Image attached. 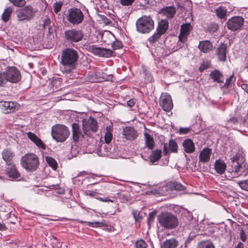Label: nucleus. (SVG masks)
I'll list each match as a JSON object with an SVG mask.
<instances>
[{
	"label": "nucleus",
	"instance_id": "obj_48",
	"mask_svg": "<svg viewBox=\"0 0 248 248\" xmlns=\"http://www.w3.org/2000/svg\"><path fill=\"white\" fill-rule=\"evenodd\" d=\"M136 248H146L148 245L145 241L142 239L137 240L135 243Z\"/></svg>",
	"mask_w": 248,
	"mask_h": 248
},
{
	"label": "nucleus",
	"instance_id": "obj_22",
	"mask_svg": "<svg viewBox=\"0 0 248 248\" xmlns=\"http://www.w3.org/2000/svg\"><path fill=\"white\" fill-rule=\"evenodd\" d=\"M192 29V27L191 26L190 23H185L183 24L181 26L180 32L179 35L180 38L182 40L187 39L188 36L190 34V32L191 30Z\"/></svg>",
	"mask_w": 248,
	"mask_h": 248
},
{
	"label": "nucleus",
	"instance_id": "obj_26",
	"mask_svg": "<svg viewBox=\"0 0 248 248\" xmlns=\"http://www.w3.org/2000/svg\"><path fill=\"white\" fill-rule=\"evenodd\" d=\"M198 48L201 51L207 53L212 50L213 45L209 40L202 41L199 43Z\"/></svg>",
	"mask_w": 248,
	"mask_h": 248
},
{
	"label": "nucleus",
	"instance_id": "obj_7",
	"mask_svg": "<svg viewBox=\"0 0 248 248\" xmlns=\"http://www.w3.org/2000/svg\"><path fill=\"white\" fill-rule=\"evenodd\" d=\"M21 164L26 170L33 171H35L38 167L39 161L35 154H28L22 157Z\"/></svg>",
	"mask_w": 248,
	"mask_h": 248
},
{
	"label": "nucleus",
	"instance_id": "obj_53",
	"mask_svg": "<svg viewBox=\"0 0 248 248\" xmlns=\"http://www.w3.org/2000/svg\"><path fill=\"white\" fill-rule=\"evenodd\" d=\"M123 44L122 42L119 41H114L112 44V47L113 49H118L122 48Z\"/></svg>",
	"mask_w": 248,
	"mask_h": 248
},
{
	"label": "nucleus",
	"instance_id": "obj_27",
	"mask_svg": "<svg viewBox=\"0 0 248 248\" xmlns=\"http://www.w3.org/2000/svg\"><path fill=\"white\" fill-rule=\"evenodd\" d=\"M212 154V149L209 148H203L199 155L200 162L206 163L209 161Z\"/></svg>",
	"mask_w": 248,
	"mask_h": 248
},
{
	"label": "nucleus",
	"instance_id": "obj_57",
	"mask_svg": "<svg viewBox=\"0 0 248 248\" xmlns=\"http://www.w3.org/2000/svg\"><path fill=\"white\" fill-rule=\"evenodd\" d=\"M135 0H120V3L123 6H130Z\"/></svg>",
	"mask_w": 248,
	"mask_h": 248
},
{
	"label": "nucleus",
	"instance_id": "obj_38",
	"mask_svg": "<svg viewBox=\"0 0 248 248\" xmlns=\"http://www.w3.org/2000/svg\"><path fill=\"white\" fill-rule=\"evenodd\" d=\"M77 222L84 223H87L88 225L90 227H103L107 226V224L105 222H99V221H95V222H86L82 220H81L79 219H77L76 220Z\"/></svg>",
	"mask_w": 248,
	"mask_h": 248
},
{
	"label": "nucleus",
	"instance_id": "obj_12",
	"mask_svg": "<svg viewBox=\"0 0 248 248\" xmlns=\"http://www.w3.org/2000/svg\"><path fill=\"white\" fill-rule=\"evenodd\" d=\"M5 73L7 76V80L11 83H17L21 79L20 72L15 66L7 67Z\"/></svg>",
	"mask_w": 248,
	"mask_h": 248
},
{
	"label": "nucleus",
	"instance_id": "obj_21",
	"mask_svg": "<svg viewBox=\"0 0 248 248\" xmlns=\"http://www.w3.org/2000/svg\"><path fill=\"white\" fill-rule=\"evenodd\" d=\"M6 174L12 179H16L20 177V174L14 164L8 166L5 170Z\"/></svg>",
	"mask_w": 248,
	"mask_h": 248
},
{
	"label": "nucleus",
	"instance_id": "obj_61",
	"mask_svg": "<svg viewBox=\"0 0 248 248\" xmlns=\"http://www.w3.org/2000/svg\"><path fill=\"white\" fill-rule=\"evenodd\" d=\"M233 74H232L226 80V82L224 84V86L225 87H226L227 88L229 87V86L231 85L232 82V79L233 78Z\"/></svg>",
	"mask_w": 248,
	"mask_h": 248
},
{
	"label": "nucleus",
	"instance_id": "obj_33",
	"mask_svg": "<svg viewBox=\"0 0 248 248\" xmlns=\"http://www.w3.org/2000/svg\"><path fill=\"white\" fill-rule=\"evenodd\" d=\"M169 28V22L167 19H162L160 21L156 28V31L164 34Z\"/></svg>",
	"mask_w": 248,
	"mask_h": 248
},
{
	"label": "nucleus",
	"instance_id": "obj_30",
	"mask_svg": "<svg viewBox=\"0 0 248 248\" xmlns=\"http://www.w3.org/2000/svg\"><path fill=\"white\" fill-rule=\"evenodd\" d=\"M226 169V164L222 160L218 159L216 160L215 163V169L217 172L219 174H222L225 172Z\"/></svg>",
	"mask_w": 248,
	"mask_h": 248
},
{
	"label": "nucleus",
	"instance_id": "obj_55",
	"mask_svg": "<svg viewBox=\"0 0 248 248\" xmlns=\"http://www.w3.org/2000/svg\"><path fill=\"white\" fill-rule=\"evenodd\" d=\"M209 67V63L208 62H203L200 66L199 70L202 72Z\"/></svg>",
	"mask_w": 248,
	"mask_h": 248
},
{
	"label": "nucleus",
	"instance_id": "obj_1",
	"mask_svg": "<svg viewBox=\"0 0 248 248\" xmlns=\"http://www.w3.org/2000/svg\"><path fill=\"white\" fill-rule=\"evenodd\" d=\"M78 58L77 50L72 48H66L62 52L61 64L70 72L75 68V64Z\"/></svg>",
	"mask_w": 248,
	"mask_h": 248
},
{
	"label": "nucleus",
	"instance_id": "obj_63",
	"mask_svg": "<svg viewBox=\"0 0 248 248\" xmlns=\"http://www.w3.org/2000/svg\"><path fill=\"white\" fill-rule=\"evenodd\" d=\"M100 201L104 202H116V198H114L113 199H110L108 198L103 199L101 198H99Z\"/></svg>",
	"mask_w": 248,
	"mask_h": 248
},
{
	"label": "nucleus",
	"instance_id": "obj_51",
	"mask_svg": "<svg viewBox=\"0 0 248 248\" xmlns=\"http://www.w3.org/2000/svg\"><path fill=\"white\" fill-rule=\"evenodd\" d=\"M238 184L242 189L248 191V181L247 180L240 181Z\"/></svg>",
	"mask_w": 248,
	"mask_h": 248
},
{
	"label": "nucleus",
	"instance_id": "obj_60",
	"mask_svg": "<svg viewBox=\"0 0 248 248\" xmlns=\"http://www.w3.org/2000/svg\"><path fill=\"white\" fill-rule=\"evenodd\" d=\"M155 212H150L148 217V224L153 223L155 217Z\"/></svg>",
	"mask_w": 248,
	"mask_h": 248
},
{
	"label": "nucleus",
	"instance_id": "obj_50",
	"mask_svg": "<svg viewBox=\"0 0 248 248\" xmlns=\"http://www.w3.org/2000/svg\"><path fill=\"white\" fill-rule=\"evenodd\" d=\"M238 124V120L236 117H232L229 119L226 123L227 127H232L233 125Z\"/></svg>",
	"mask_w": 248,
	"mask_h": 248
},
{
	"label": "nucleus",
	"instance_id": "obj_8",
	"mask_svg": "<svg viewBox=\"0 0 248 248\" xmlns=\"http://www.w3.org/2000/svg\"><path fill=\"white\" fill-rule=\"evenodd\" d=\"M82 129L84 133L87 137H92L93 133L98 130V123L93 118L90 117L88 119H83Z\"/></svg>",
	"mask_w": 248,
	"mask_h": 248
},
{
	"label": "nucleus",
	"instance_id": "obj_9",
	"mask_svg": "<svg viewBox=\"0 0 248 248\" xmlns=\"http://www.w3.org/2000/svg\"><path fill=\"white\" fill-rule=\"evenodd\" d=\"M84 33L80 30L72 29L64 32L65 39L69 42L77 43L83 39Z\"/></svg>",
	"mask_w": 248,
	"mask_h": 248
},
{
	"label": "nucleus",
	"instance_id": "obj_20",
	"mask_svg": "<svg viewBox=\"0 0 248 248\" xmlns=\"http://www.w3.org/2000/svg\"><path fill=\"white\" fill-rule=\"evenodd\" d=\"M168 189L170 190H176L178 191H183L184 194H186V188L185 186L182 185L180 183L177 182H170L167 185Z\"/></svg>",
	"mask_w": 248,
	"mask_h": 248
},
{
	"label": "nucleus",
	"instance_id": "obj_59",
	"mask_svg": "<svg viewBox=\"0 0 248 248\" xmlns=\"http://www.w3.org/2000/svg\"><path fill=\"white\" fill-rule=\"evenodd\" d=\"M132 215L136 221H140L141 218V217L140 216V213L137 211H133Z\"/></svg>",
	"mask_w": 248,
	"mask_h": 248
},
{
	"label": "nucleus",
	"instance_id": "obj_58",
	"mask_svg": "<svg viewBox=\"0 0 248 248\" xmlns=\"http://www.w3.org/2000/svg\"><path fill=\"white\" fill-rule=\"evenodd\" d=\"M117 197L119 198V199L121 200L122 202H127L128 200V197L124 195V194L121 193H118L117 194Z\"/></svg>",
	"mask_w": 248,
	"mask_h": 248
},
{
	"label": "nucleus",
	"instance_id": "obj_37",
	"mask_svg": "<svg viewBox=\"0 0 248 248\" xmlns=\"http://www.w3.org/2000/svg\"><path fill=\"white\" fill-rule=\"evenodd\" d=\"M142 74L143 75L145 83L153 82L154 81V78L152 75L145 66H142Z\"/></svg>",
	"mask_w": 248,
	"mask_h": 248
},
{
	"label": "nucleus",
	"instance_id": "obj_5",
	"mask_svg": "<svg viewBox=\"0 0 248 248\" xmlns=\"http://www.w3.org/2000/svg\"><path fill=\"white\" fill-rule=\"evenodd\" d=\"M136 25L138 32L149 33L154 29V21L150 16H143L137 20Z\"/></svg>",
	"mask_w": 248,
	"mask_h": 248
},
{
	"label": "nucleus",
	"instance_id": "obj_42",
	"mask_svg": "<svg viewBox=\"0 0 248 248\" xmlns=\"http://www.w3.org/2000/svg\"><path fill=\"white\" fill-rule=\"evenodd\" d=\"M48 238L49 239L53 248H61L62 245L56 237L54 236L53 235H50L48 236Z\"/></svg>",
	"mask_w": 248,
	"mask_h": 248
},
{
	"label": "nucleus",
	"instance_id": "obj_24",
	"mask_svg": "<svg viewBox=\"0 0 248 248\" xmlns=\"http://www.w3.org/2000/svg\"><path fill=\"white\" fill-rule=\"evenodd\" d=\"M182 146L184 151L187 154H191L195 151V144L192 140L190 139L184 140Z\"/></svg>",
	"mask_w": 248,
	"mask_h": 248
},
{
	"label": "nucleus",
	"instance_id": "obj_4",
	"mask_svg": "<svg viewBox=\"0 0 248 248\" xmlns=\"http://www.w3.org/2000/svg\"><path fill=\"white\" fill-rule=\"evenodd\" d=\"M65 15L67 21L73 26L80 24L84 19L82 11L80 9L76 7L68 9Z\"/></svg>",
	"mask_w": 248,
	"mask_h": 248
},
{
	"label": "nucleus",
	"instance_id": "obj_43",
	"mask_svg": "<svg viewBox=\"0 0 248 248\" xmlns=\"http://www.w3.org/2000/svg\"><path fill=\"white\" fill-rule=\"evenodd\" d=\"M63 5V2L60 0L56 1L53 5L54 12L57 14L61 10Z\"/></svg>",
	"mask_w": 248,
	"mask_h": 248
},
{
	"label": "nucleus",
	"instance_id": "obj_40",
	"mask_svg": "<svg viewBox=\"0 0 248 248\" xmlns=\"http://www.w3.org/2000/svg\"><path fill=\"white\" fill-rule=\"evenodd\" d=\"M162 35L163 34L156 31L148 39V41L150 45H155L159 41Z\"/></svg>",
	"mask_w": 248,
	"mask_h": 248
},
{
	"label": "nucleus",
	"instance_id": "obj_34",
	"mask_svg": "<svg viewBox=\"0 0 248 248\" xmlns=\"http://www.w3.org/2000/svg\"><path fill=\"white\" fill-rule=\"evenodd\" d=\"M162 151L160 149H156L152 151V154L149 156L150 163L154 164L157 162L161 158Z\"/></svg>",
	"mask_w": 248,
	"mask_h": 248
},
{
	"label": "nucleus",
	"instance_id": "obj_3",
	"mask_svg": "<svg viewBox=\"0 0 248 248\" xmlns=\"http://www.w3.org/2000/svg\"><path fill=\"white\" fill-rule=\"evenodd\" d=\"M38 12V9L31 5H24L16 10L17 20L19 22L30 21L34 18Z\"/></svg>",
	"mask_w": 248,
	"mask_h": 248
},
{
	"label": "nucleus",
	"instance_id": "obj_2",
	"mask_svg": "<svg viewBox=\"0 0 248 248\" xmlns=\"http://www.w3.org/2000/svg\"><path fill=\"white\" fill-rule=\"evenodd\" d=\"M160 226L166 229H173L178 225L177 217L169 212L161 213L157 216Z\"/></svg>",
	"mask_w": 248,
	"mask_h": 248
},
{
	"label": "nucleus",
	"instance_id": "obj_29",
	"mask_svg": "<svg viewBox=\"0 0 248 248\" xmlns=\"http://www.w3.org/2000/svg\"><path fill=\"white\" fill-rule=\"evenodd\" d=\"M100 150L101 152H104V155L111 156L114 152L115 147L114 146L110 145L109 143H105L101 145Z\"/></svg>",
	"mask_w": 248,
	"mask_h": 248
},
{
	"label": "nucleus",
	"instance_id": "obj_15",
	"mask_svg": "<svg viewBox=\"0 0 248 248\" xmlns=\"http://www.w3.org/2000/svg\"><path fill=\"white\" fill-rule=\"evenodd\" d=\"M0 107L2 112L7 114L14 112L18 110L20 105L16 102L1 101Z\"/></svg>",
	"mask_w": 248,
	"mask_h": 248
},
{
	"label": "nucleus",
	"instance_id": "obj_46",
	"mask_svg": "<svg viewBox=\"0 0 248 248\" xmlns=\"http://www.w3.org/2000/svg\"><path fill=\"white\" fill-rule=\"evenodd\" d=\"M14 6L18 7H22L26 4L25 0H9Z\"/></svg>",
	"mask_w": 248,
	"mask_h": 248
},
{
	"label": "nucleus",
	"instance_id": "obj_41",
	"mask_svg": "<svg viewBox=\"0 0 248 248\" xmlns=\"http://www.w3.org/2000/svg\"><path fill=\"white\" fill-rule=\"evenodd\" d=\"M46 160L48 165L54 170H56L58 166L57 161L52 157L46 156Z\"/></svg>",
	"mask_w": 248,
	"mask_h": 248
},
{
	"label": "nucleus",
	"instance_id": "obj_17",
	"mask_svg": "<svg viewBox=\"0 0 248 248\" xmlns=\"http://www.w3.org/2000/svg\"><path fill=\"white\" fill-rule=\"evenodd\" d=\"M123 135L128 140L132 141L138 136V133L133 127L126 126L123 129Z\"/></svg>",
	"mask_w": 248,
	"mask_h": 248
},
{
	"label": "nucleus",
	"instance_id": "obj_13",
	"mask_svg": "<svg viewBox=\"0 0 248 248\" xmlns=\"http://www.w3.org/2000/svg\"><path fill=\"white\" fill-rule=\"evenodd\" d=\"M244 22V18L242 16H236L229 19L226 23L228 29L232 31L240 30Z\"/></svg>",
	"mask_w": 248,
	"mask_h": 248
},
{
	"label": "nucleus",
	"instance_id": "obj_18",
	"mask_svg": "<svg viewBox=\"0 0 248 248\" xmlns=\"http://www.w3.org/2000/svg\"><path fill=\"white\" fill-rule=\"evenodd\" d=\"M163 147V152L165 155H167L169 154V151L173 153H177L178 152V145L174 140H170L169 144L167 143H164Z\"/></svg>",
	"mask_w": 248,
	"mask_h": 248
},
{
	"label": "nucleus",
	"instance_id": "obj_52",
	"mask_svg": "<svg viewBox=\"0 0 248 248\" xmlns=\"http://www.w3.org/2000/svg\"><path fill=\"white\" fill-rule=\"evenodd\" d=\"M218 29V26L215 23H211L208 26L209 31L211 32H216Z\"/></svg>",
	"mask_w": 248,
	"mask_h": 248
},
{
	"label": "nucleus",
	"instance_id": "obj_28",
	"mask_svg": "<svg viewBox=\"0 0 248 248\" xmlns=\"http://www.w3.org/2000/svg\"><path fill=\"white\" fill-rule=\"evenodd\" d=\"M2 159L5 161L7 165L9 166L12 164V161L15 156L14 152L9 149H4L2 153Z\"/></svg>",
	"mask_w": 248,
	"mask_h": 248
},
{
	"label": "nucleus",
	"instance_id": "obj_25",
	"mask_svg": "<svg viewBox=\"0 0 248 248\" xmlns=\"http://www.w3.org/2000/svg\"><path fill=\"white\" fill-rule=\"evenodd\" d=\"M176 12V8L173 6L172 5H169L168 6L163 7L160 10V13L169 18H173Z\"/></svg>",
	"mask_w": 248,
	"mask_h": 248
},
{
	"label": "nucleus",
	"instance_id": "obj_11",
	"mask_svg": "<svg viewBox=\"0 0 248 248\" xmlns=\"http://www.w3.org/2000/svg\"><path fill=\"white\" fill-rule=\"evenodd\" d=\"M89 51L95 56L100 57L109 58L113 55V51L110 49L96 45H92L89 46Z\"/></svg>",
	"mask_w": 248,
	"mask_h": 248
},
{
	"label": "nucleus",
	"instance_id": "obj_47",
	"mask_svg": "<svg viewBox=\"0 0 248 248\" xmlns=\"http://www.w3.org/2000/svg\"><path fill=\"white\" fill-rule=\"evenodd\" d=\"M198 248H215V247L211 242H202L198 245Z\"/></svg>",
	"mask_w": 248,
	"mask_h": 248
},
{
	"label": "nucleus",
	"instance_id": "obj_6",
	"mask_svg": "<svg viewBox=\"0 0 248 248\" xmlns=\"http://www.w3.org/2000/svg\"><path fill=\"white\" fill-rule=\"evenodd\" d=\"M70 135L68 128L64 125L57 124L51 127V136L57 142L65 141Z\"/></svg>",
	"mask_w": 248,
	"mask_h": 248
},
{
	"label": "nucleus",
	"instance_id": "obj_23",
	"mask_svg": "<svg viewBox=\"0 0 248 248\" xmlns=\"http://www.w3.org/2000/svg\"><path fill=\"white\" fill-rule=\"evenodd\" d=\"M27 135L28 138L33 142L38 148L43 150L46 149V145L35 134L29 132L27 133Z\"/></svg>",
	"mask_w": 248,
	"mask_h": 248
},
{
	"label": "nucleus",
	"instance_id": "obj_45",
	"mask_svg": "<svg viewBox=\"0 0 248 248\" xmlns=\"http://www.w3.org/2000/svg\"><path fill=\"white\" fill-rule=\"evenodd\" d=\"M179 37V41L176 44V46L175 47L173 48V51H175L181 48H182L184 46V44L186 42L187 39L182 40L181 38H180V36H178Z\"/></svg>",
	"mask_w": 248,
	"mask_h": 248
},
{
	"label": "nucleus",
	"instance_id": "obj_32",
	"mask_svg": "<svg viewBox=\"0 0 248 248\" xmlns=\"http://www.w3.org/2000/svg\"><path fill=\"white\" fill-rule=\"evenodd\" d=\"M144 136L145 139V147L148 148L149 150H152L155 144L153 137L147 132H144Z\"/></svg>",
	"mask_w": 248,
	"mask_h": 248
},
{
	"label": "nucleus",
	"instance_id": "obj_54",
	"mask_svg": "<svg viewBox=\"0 0 248 248\" xmlns=\"http://www.w3.org/2000/svg\"><path fill=\"white\" fill-rule=\"evenodd\" d=\"M50 24H51L50 19L49 17H47L46 18H45L43 20V24L42 25V27L44 29L48 28V29L49 30Z\"/></svg>",
	"mask_w": 248,
	"mask_h": 248
},
{
	"label": "nucleus",
	"instance_id": "obj_14",
	"mask_svg": "<svg viewBox=\"0 0 248 248\" xmlns=\"http://www.w3.org/2000/svg\"><path fill=\"white\" fill-rule=\"evenodd\" d=\"M159 105L164 111H170L173 108L171 96L167 93H162L159 99Z\"/></svg>",
	"mask_w": 248,
	"mask_h": 248
},
{
	"label": "nucleus",
	"instance_id": "obj_35",
	"mask_svg": "<svg viewBox=\"0 0 248 248\" xmlns=\"http://www.w3.org/2000/svg\"><path fill=\"white\" fill-rule=\"evenodd\" d=\"M178 242L175 239H167L163 242L162 248H176L178 245Z\"/></svg>",
	"mask_w": 248,
	"mask_h": 248
},
{
	"label": "nucleus",
	"instance_id": "obj_16",
	"mask_svg": "<svg viewBox=\"0 0 248 248\" xmlns=\"http://www.w3.org/2000/svg\"><path fill=\"white\" fill-rule=\"evenodd\" d=\"M72 138L75 142H77L80 138L85 139L87 135L84 133H82L79 125L78 124L74 123L72 124Z\"/></svg>",
	"mask_w": 248,
	"mask_h": 248
},
{
	"label": "nucleus",
	"instance_id": "obj_44",
	"mask_svg": "<svg viewBox=\"0 0 248 248\" xmlns=\"http://www.w3.org/2000/svg\"><path fill=\"white\" fill-rule=\"evenodd\" d=\"M6 77L5 72H0V86H5L7 82H8Z\"/></svg>",
	"mask_w": 248,
	"mask_h": 248
},
{
	"label": "nucleus",
	"instance_id": "obj_39",
	"mask_svg": "<svg viewBox=\"0 0 248 248\" xmlns=\"http://www.w3.org/2000/svg\"><path fill=\"white\" fill-rule=\"evenodd\" d=\"M13 12V8L11 7H9L5 9L3 14L1 16V19L4 22H8Z\"/></svg>",
	"mask_w": 248,
	"mask_h": 248
},
{
	"label": "nucleus",
	"instance_id": "obj_31",
	"mask_svg": "<svg viewBox=\"0 0 248 248\" xmlns=\"http://www.w3.org/2000/svg\"><path fill=\"white\" fill-rule=\"evenodd\" d=\"M210 77L214 81L218 83H223L224 77L222 73L218 70H215L210 74Z\"/></svg>",
	"mask_w": 248,
	"mask_h": 248
},
{
	"label": "nucleus",
	"instance_id": "obj_64",
	"mask_svg": "<svg viewBox=\"0 0 248 248\" xmlns=\"http://www.w3.org/2000/svg\"><path fill=\"white\" fill-rule=\"evenodd\" d=\"M86 194L88 196H90V197H95L97 193L92 190H87L85 192Z\"/></svg>",
	"mask_w": 248,
	"mask_h": 248
},
{
	"label": "nucleus",
	"instance_id": "obj_49",
	"mask_svg": "<svg viewBox=\"0 0 248 248\" xmlns=\"http://www.w3.org/2000/svg\"><path fill=\"white\" fill-rule=\"evenodd\" d=\"M105 143H109L112 139V134L108 129L104 136Z\"/></svg>",
	"mask_w": 248,
	"mask_h": 248
},
{
	"label": "nucleus",
	"instance_id": "obj_36",
	"mask_svg": "<svg viewBox=\"0 0 248 248\" xmlns=\"http://www.w3.org/2000/svg\"><path fill=\"white\" fill-rule=\"evenodd\" d=\"M217 17L221 19H226L227 11L226 8L220 6L215 10Z\"/></svg>",
	"mask_w": 248,
	"mask_h": 248
},
{
	"label": "nucleus",
	"instance_id": "obj_19",
	"mask_svg": "<svg viewBox=\"0 0 248 248\" xmlns=\"http://www.w3.org/2000/svg\"><path fill=\"white\" fill-rule=\"evenodd\" d=\"M227 49V44H221L216 49V53L220 61L224 62L226 61Z\"/></svg>",
	"mask_w": 248,
	"mask_h": 248
},
{
	"label": "nucleus",
	"instance_id": "obj_56",
	"mask_svg": "<svg viewBox=\"0 0 248 248\" xmlns=\"http://www.w3.org/2000/svg\"><path fill=\"white\" fill-rule=\"evenodd\" d=\"M177 0H157V2H160L167 5H173L174 1Z\"/></svg>",
	"mask_w": 248,
	"mask_h": 248
},
{
	"label": "nucleus",
	"instance_id": "obj_10",
	"mask_svg": "<svg viewBox=\"0 0 248 248\" xmlns=\"http://www.w3.org/2000/svg\"><path fill=\"white\" fill-rule=\"evenodd\" d=\"M244 159L240 154H236L230 158L229 165L231 167L229 168L231 172H237L243 168Z\"/></svg>",
	"mask_w": 248,
	"mask_h": 248
},
{
	"label": "nucleus",
	"instance_id": "obj_62",
	"mask_svg": "<svg viewBox=\"0 0 248 248\" xmlns=\"http://www.w3.org/2000/svg\"><path fill=\"white\" fill-rule=\"evenodd\" d=\"M240 237L241 240L243 242L245 241L247 239V235L243 230H241L240 231Z\"/></svg>",
	"mask_w": 248,
	"mask_h": 248
}]
</instances>
